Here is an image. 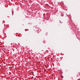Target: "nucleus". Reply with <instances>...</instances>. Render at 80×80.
<instances>
[{"label":"nucleus","mask_w":80,"mask_h":80,"mask_svg":"<svg viewBox=\"0 0 80 80\" xmlns=\"http://www.w3.org/2000/svg\"><path fill=\"white\" fill-rule=\"evenodd\" d=\"M19 36H20V35H18V37H19Z\"/></svg>","instance_id":"1"},{"label":"nucleus","mask_w":80,"mask_h":80,"mask_svg":"<svg viewBox=\"0 0 80 80\" xmlns=\"http://www.w3.org/2000/svg\"><path fill=\"white\" fill-rule=\"evenodd\" d=\"M78 80H80V78Z\"/></svg>","instance_id":"2"}]
</instances>
